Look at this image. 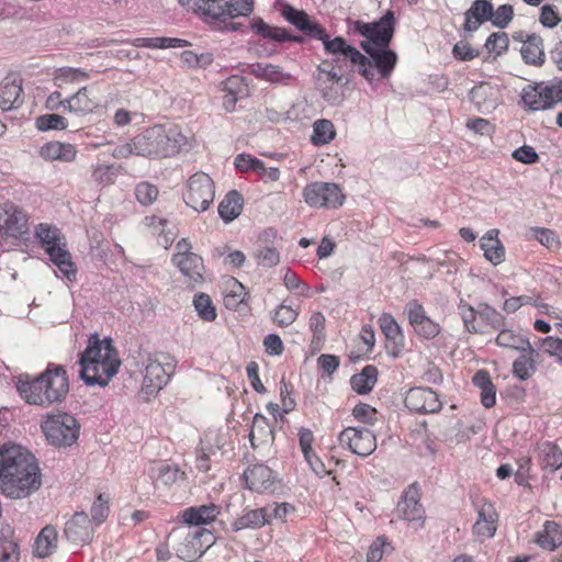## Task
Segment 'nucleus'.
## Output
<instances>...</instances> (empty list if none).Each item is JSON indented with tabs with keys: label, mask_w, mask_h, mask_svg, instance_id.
<instances>
[{
	"label": "nucleus",
	"mask_w": 562,
	"mask_h": 562,
	"mask_svg": "<svg viewBox=\"0 0 562 562\" xmlns=\"http://www.w3.org/2000/svg\"><path fill=\"white\" fill-rule=\"evenodd\" d=\"M42 475L36 458L21 446L0 449V491L7 497L21 499L40 490Z\"/></svg>",
	"instance_id": "nucleus-1"
},
{
	"label": "nucleus",
	"mask_w": 562,
	"mask_h": 562,
	"mask_svg": "<svg viewBox=\"0 0 562 562\" xmlns=\"http://www.w3.org/2000/svg\"><path fill=\"white\" fill-rule=\"evenodd\" d=\"M19 379L18 392L29 404L48 406L60 403L69 392V382L63 366L49 363L46 370L32 380Z\"/></svg>",
	"instance_id": "nucleus-2"
},
{
	"label": "nucleus",
	"mask_w": 562,
	"mask_h": 562,
	"mask_svg": "<svg viewBox=\"0 0 562 562\" xmlns=\"http://www.w3.org/2000/svg\"><path fill=\"white\" fill-rule=\"evenodd\" d=\"M181 5H188L201 14L205 22L221 31H238L240 23L232 19L247 16L254 10L252 0H179Z\"/></svg>",
	"instance_id": "nucleus-3"
},
{
	"label": "nucleus",
	"mask_w": 562,
	"mask_h": 562,
	"mask_svg": "<svg viewBox=\"0 0 562 562\" xmlns=\"http://www.w3.org/2000/svg\"><path fill=\"white\" fill-rule=\"evenodd\" d=\"M188 144V137L176 126L155 125L134 136L137 156L161 159L176 156Z\"/></svg>",
	"instance_id": "nucleus-4"
},
{
	"label": "nucleus",
	"mask_w": 562,
	"mask_h": 562,
	"mask_svg": "<svg viewBox=\"0 0 562 562\" xmlns=\"http://www.w3.org/2000/svg\"><path fill=\"white\" fill-rule=\"evenodd\" d=\"M212 533L206 529L181 526L173 528L168 535L178 558L184 561H194L202 555L212 543Z\"/></svg>",
	"instance_id": "nucleus-5"
},
{
	"label": "nucleus",
	"mask_w": 562,
	"mask_h": 562,
	"mask_svg": "<svg viewBox=\"0 0 562 562\" xmlns=\"http://www.w3.org/2000/svg\"><path fill=\"white\" fill-rule=\"evenodd\" d=\"M315 31L316 34L313 38L323 43L326 54L335 56L341 55L348 58L353 65L358 66V72L370 83L375 79V71L372 69L370 59L356 47L349 45L344 37L337 36L330 38L323 26Z\"/></svg>",
	"instance_id": "nucleus-6"
},
{
	"label": "nucleus",
	"mask_w": 562,
	"mask_h": 562,
	"mask_svg": "<svg viewBox=\"0 0 562 562\" xmlns=\"http://www.w3.org/2000/svg\"><path fill=\"white\" fill-rule=\"evenodd\" d=\"M35 235L40 239L49 259L58 267L59 271L69 280L76 274L71 255L61 243V236L56 227L48 224H40L35 228Z\"/></svg>",
	"instance_id": "nucleus-7"
},
{
	"label": "nucleus",
	"mask_w": 562,
	"mask_h": 562,
	"mask_svg": "<svg viewBox=\"0 0 562 562\" xmlns=\"http://www.w3.org/2000/svg\"><path fill=\"white\" fill-rule=\"evenodd\" d=\"M527 110L544 111L562 103V80L541 81L527 85L520 94Z\"/></svg>",
	"instance_id": "nucleus-8"
},
{
	"label": "nucleus",
	"mask_w": 562,
	"mask_h": 562,
	"mask_svg": "<svg viewBox=\"0 0 562 562\" xmlns=\"http://www.w3.org/2000/svg\"><path fill=\"white\" fill-rule=\"evenodd\" d=\"M79 428L76 418L67 413L48 415L42 423V430L47 441L56 447H68L75 443L79 436Z\"/></svg>",
	"instance_id": "nucleus-9"
},
{
	"label": "nucleus",
	"mask_w": 562,
	"mask_h": 562,
	"mask_svg": "<svg viewBox=\"0 0 562 562\" xmlns=\"http://www.w3.org/2000/svg\"><path fill=\"white\" fill-rule=\"evenodd\" d=\"M176 360L168 353H157L148 357L145 366L143 390L148 395L159 392L173 374Z\"/></svg>",
	"instance_id": "nucleus-10"
},
{
	"label": "nucleus",
	"mask_w": 562,
	"mask_h": 562,
	"mask_svg": "<svg viewBox=\"0 0 562 562\" xmlns=\"http://www.w3.org/2000/svg\"><path fill=\"white\" fill-rule=\"evenodd\" d=\"M394 13L389 10L379 21L372 23L355 21L353 32L366 37L363 42H369L374 48L389 47L394 36Z\"/></svg>",
	"instance_id": "nucleus-11"
},
{
	"label": "nucleus",
	"mask_w": 562,
	"mask_h": 562,
	"mask_svg": "<svg viewBox=\"0 0 562 562\" xmlns=\"http://www.w3.org/2000/svg\"><path fill=\"white\" fill-rule=\"evenodd\" d=\"M214 195L212 178L207 173L200 171L189 178L183 200L187 205L195 211L203 212L212 204Z\"/></svg>",
	"instance_id": "nucleus-12"
},
{
	"label": "nucleus",
	"mask_w": 562,
	"mask_h": 562,
	"mask_svg": "<svg viewBox=\"0 0 562 562\" xmlns=\"http://www.w3.org/2000/svg\"><path fill=\"white\" fill-rule=\"evenodd\" d=\"M305 202L313 207H338L344 203L340 188L330 182H313L303 190Z\"/></svg>",
	"instance_id": "nucleus-13"
},
{
	"label": "nucleus",
	"mask_w": 562,
	"mask_h": 562,
	"mask_svg": "<svg viewBox=\"0 0 562 562\" xmlns=\"http://www.w3.org/2000/svg\"><path fill=\"white\" fill-rule=\"evenodd\" d=\"M79 375L87 385H108L120 367V360H110V362L98 360H79Z\"/></svg>",
	"instance_id": "nucleus-14"
},
{
	"label": "nucleus",
	"mask_w": 562,
	"mask_h": 562,
	"mask_svg": "<svg viewBox=\"0 0 562 562\" xmlns=\"http://www.w3.org/2000/svg\"><path fill=\"white\" fill-rule=\"evenodd\" d=\"M339 442L356 454L370 456L376 449L374 434L367 428L348 427L339 434Z\"/></svg>",
	"instance_id": "nucleus-15"
},
{
	"label": "nucleus",
	"mask_w": 562,
	"mask_h": 562,
	"mask_svg": "<svg viewBox=\"0 0 562 562\" xmlns=\"http://www.w3.org/2000/svg\"><path fill=\"white\" fill-rule=\"evenodd\" d=\"M0 231L10 237H20L27 232V216L13 202L0 204Z\"/></svg>",
	"instance_id": "nucleus-16"
},
{
	"label": "nucleus",
	"mask_w": 562,
	"mask_h": 562,
	"mask_svg": "<svg viewBox=\"0 0 562 562\" xmlns=\"http://www.w3.org/2000/svg\"><path fill=\"white\" fill-rule=\"evenodd\" d=\"M405 406L419 414H434L441 409L442 403L438 394L430 387H412L404 398Z\"/></svg>",
	"instance_id": "nucleus-17"
},
{
	"label": "nucleus",
	"mask_w": 562,
	"mask_h": 562,
	"mask_svg": "<svg viewBox=\"0 0 562 562\" xmlns=\"http://www.w3.org/2000/svg\"><path fill=\"white\" fill-rule=\"evenodd\" d=\"M396 514L398 518L416 524V527H423L425 510L419 503V492L415 485H411L398 502Z\"/></svg>",
	"instance_id": "nucleus-18"
},
{
	"label": "nucleus",
	"mask_w": 562,
	"mask_h": 562,
	"mask_svg": "<svg viewBox=\"0 0 562 562\" xmlns=\"http://www.w3.org/2000/svg\"><path fill=\"white\" fill-rule=\"evenodd\" d=\"M361 48L369 55L372 67H375L382 78H389L397 63V55L389 47L374 48L369 42H361ZM374 70V68H372Z\"/></svg>",
	"instance_id": "nucleus-19"
},
{
	"label": "nucleus",
	"mask_w": 562,
	"mask_h": 562,
	"mask_svg": "<svg viewBox=\"0 0 562 562\" xmlns=\"http://www.w3.org/2000/svg\"><path fill=\"white\" fill-rule=\"evenodd\" d=\"M67 111L78 116H85L93 113L100 106V99L95 95L93 89L83 86L77 92L66 98Z\"/></svg>",
	"instance_id": "nucleus-20"
},
{
	"label": "nucleus",
	"mask_w": 562,
	"mask_h": 562,
	"mask_svg": "<svg viewBox=\"0 0 562 562\" xmlns=\"http://www.w3.org/2000/svg\"><path fill=\"white\" fill-rule=\"evenodd\" d=\"M94 528L89 516L85 512L76 513L65 525L66 538L78 544L88 543L92 539Z\"/></svg>",
	"instance_id": "nucleus-21"
},
{
	"label": "nucleus",
	"mask_w": 562,
	"mask_h": 562,
	"mask_svg": "<svg viewBox=\"0 0 562 562\" xmlns=\"http://www.w3.org/2000/svg\"><path fill=\"white\" fill-rule=\"evenodd\" d=\"M494 15V7L488 0H474L464 13L463 30L473 33Z\"/></svg>",
	"instance_id": "nucleus-22"
},
{
	"label": "nucleus",
	"mask_w": 562,
	"mask_h": 562,
	"mask_svg": "<svg viewBox=\"0 0 562 562\" xmlns=\"http://www.w3.org/2000/svg\"><path fill=\"white\" fill-rule=\"evenodd\" d=\"M245 482L250 491L265 493L270 490L276 481L272 470L265 464L249 467L244 473Z\"/></svg>",
	"instance_id": "nucleus-23"
},
{
	"label": "nucleus",
	"mask_w": 562,
	"mask_h": 562,
	"mask_svg": "<svg viewBox=\"0 0 562 562\" xmlns=\"http://www.w3.org/2000/svg\"><path fill=\"white\" fill-rule=\"evenodd\" d=\"M270 507L245 509L243 514L232 522V530L238 532L244 529H260L270 524Z\"/></svg>",
	"instance_id": "nucleus-24"
},
{
	"label": "nucleus",
	"mask_w": 562,
	"mask_h": 562,
	"mask_svg": "<svg viewBox=\"0 0 562 562\" xmlns=\"http://www.w3.org/2000/svg\"><path fill=\"white\" fill-rule=\"evenodd\" d=\"M218 514L220 508L215 504L210 503L187 508L182 514V518L188 527L196 528L214 521Z\"/></svg>",
	"instance_id": "nucleus-25"
},
{
	"label": "nucleus",
	"mask_w": 562,
	"mask_h": 562,
	"mask_svg": "<svg viewBox=\"0 0 562 562\" xmlns=\"http://www.w3.org/2000/svg\"><path fill=\"white\" fill-rule=\"evenodd\" d=\"M22 85L11 77H5L0 82V108L3 111L16 109L22 104Z\"/></svg>",
	"instance_id": "nucleus-26"
},
{
	"label": "nucleus",
	"mask_w": 562,
	"mask_h": 562,
	"mask_svg": "<svg viewBox=\"0 0 562 562\" xmlns=\"http://www.w3.org/2000/svg\"><path fill=\"white\" fill-rule=\"evenodd\" d=\"M80 360H98L110 362V360L119 359L116 357V351L110 340H100L98 337H93L89 340L88 347L81 353Z\"/></svg>",
	"instance_id": "nucleus-27"
},
{
	"label": "nucleus",
	"mask_w": 562,
	"mask_h": 562,
	"mask_svg": "<svg viewBox=\"0 0 562 562\" xmlns=\"http://www.w3.org/2000/svg\"><path fill=\"white\" fill-rule=\"evenodd\" d=\"M498 515L492 504H484L479 510V518L473 526L477 537L492 538L496 532Z\"/></svg>",
	"instance_id": "nucleus-28"
},
{
	"label": "nucleus",
	"mask_w": 562,
	"mask_h": 562,
	"mask_svg": "<svg viewBox=\"0 0 562 562\" xmlns=\"http://www.w3.org/2000/svg\"><path fill=\"white\" fill-rule=\"evenodd\" d=\"M172 262L180 269L181 273L193 282L202 280L203 261L195 254L173 255Z\"/></svg>",
	"instance_id": "nucleus-29"
},
{
	"label": "nucleus",
	"mask_w": 562,
	"mask_h": 562,
	"mask_svg": "<svg viewBox=\"0 0 562 562\" xmlns=\"http://www.w3.org/2000/svg\"><path fill=\"white\" fill-rule=\"evenodd\" d=\"M282 16L312 38L316 34L315 30L322 26L321 24L312 21L306 12L297 10L289 4L282 8Z\"/></svg>",
	"instance_id": "nucleus-30"
},
{
	"label": "nucleus",
	"mask_w": 562,
	"mask_h": 562,
	"mask_svg": "<svg viewBox=\"0 0 562 562\" xmlns=\"http://www.w3.org/2000/svg\"><path fill=\"white\" fill-rule=\"evenodd\" d=\"M521 57L526 64L541 66L544 63V49L542 37L538 34H528L520 48Z\"/></svg>",
	"instance_id": "nucleus-31"
},
{
	"label": "nucleus",
	"mask_w": 562,
	"mask_h": 562,
	"mask_svg": "<svg viewBox=\"0 0 562 562\" xmlns=\"http://www.w3.org/2000/svg\"><path fill=\"white\" fill-rule=\"evenodd\" d=\"M496 344L501 347L510 348L517 351H529L537 355V348L532 346L528 337L512 329H502L496 337Z\"/></svg>",
	"instance_id": "nucleus-32"
},
{
	"label": "nucleus",
	"mask_w": 562,
	"mask_h": 562,
	"mask_svg": "<svg viewBox=\"0 0 562 562\" xmlns=\"http://www.w3.org/2000/svg\"><path fill=\"white\" fill-rule=\"evenodd\" d=\"M41 156L47 160L70 162L75 160L77 149L69 143L50 142L41 148Z\"/></svg>",
	"instance_id": "nucleus-33"
},
{
	"label": "nucleus",
	"mask_w": 562,
	"mask_h": 562,
	"mask_svg": "<svg viewBox=\"0 0 562 562\" xmlns=\"http://www.w3.org/2000/svg\"><path fill=\"white\" fill-rule=\"evenodd\" d=\"M249 438L252 449H257L261 445L273 442V429L263 415L256 414L254 416L252 428L249 434Z\"/></svg>",
	"instance_id": "nucleus-34"
},
{
	"label": "nucleus",
	"mask_w": 562,
	"mask_h": 562,
	"mask_svg": "<svg viewBox=\"0 0 562 562\" xmlns=\"http://www.w3.org/2000/svg\"><path fill=\"white\" fill-rule=\"evenodd\" d=\"M251 30L263 38L276 42L293 41L301 43L303 41L301 36H292L285 29L271 26L261 19L254 20Z\"/></svg>",
	"instance_id": "nucleus-35"
},
{
	"label": "nucleus",
	"mask_w": 562,
	"mask_h": 562,
	"mask_svg": "<svg viewBox=\"0 0 562 562\" xmlns=\"http://www.w3.org/2000/svg\"><path fill=\"white\" fill-rule=\"evenodd\" d=\"M58 533L55 527H44L35 539L34 553L40 558L50 555L57 548Z\"/></svg>",
	"instance_id": "nucleus-36"
},
{
	"label": "nucleus",
	"mask_w": 562,
	"mask_h": 562,
	"mask_svg": "<svg viewBox=\"0 0 562 562\" xmlns=\"http://www.w3.org/2000/svg\"><path fill=\"white\" fill-rule=\"evenodd\" d=\"M473 384L481 390V403L484 407L491 408L496 403V387L493 384L490 374L485 370H479L473 379Z\"/></svg>",
	"instance_id": "nucleus-37"
},
{
	"label": "nucleus",
	"mask_w": 562,
	"mask_h": 562,
	"mask_svg": "<svg viewBox=\"0 0 562 562\" xmlns=\"http://www.w3.org/2000/svg\"><path fill=\"white\" fill-rule=\"evenodd\" d=\"M378 381V369L374 366H366L360 373L350 379L351 387L358 394H368Z\"/></svg>",
	"instance_id": "nucleus-38"
},
{
	"label": "nucleus",
	"mask_w": 562,
	"mask_h": 562,
	"mask_svg": "<svg viewBox=\"0 0 562 562\" xmlns=\"http://www.w3.org/2000/svg\"><path fill=\"white\" fill-rule=\"evenodd\" d=\"M496 235V231H490L481 238V248L484 250V256L493 265L501 263L505 258L504 247Z\"/></svg>",
	"instance_id": "nucleus-39"
},
{
	"label": "nucleus",
	"mask_w": 562,
	"mask_h": 562,
	"mask_svg": "<svg viewBox=\"0 0 562 562\" xmlns=\"http://www.w3.org/2000/svg\"><path fill=\"white\" fill-rule=\"evenodd\" d=\"M228 441L229 431L227 428H210L203 434L200 440V448L215 453L217 450L223 449Z\"/></svg>",
	"instance_id": "nucleus-40"
},
{
	"label": "nucleus",
	"mask_w": 562,
	"mask_h": 562,
	"mask_svg": "<svg viewBox=\"0 0 562 562\" xmlns=\"http://www.w3.org/2000/svg\"><path fill=\"white\" fill-rule=\"evenodd\" d=\"M494 88L487 83H480L473 87L469 93L470 101L480 112H488L495 106V100L492 98Z\"/></svg>",
	"instance_id": "nucleus-41"
},
{
	"label": "nucleus",
	"mask_w": 562,
	"mask_h": 562,
	"mask_svg": "<svg viewBox=\"0 0 562 562\" xmlns=\"http://www.w3.org/2000/svg\"><path fill=\"white\" fill-rule=\"evenodd\" d=\"M540 361V352L531 355L529 351H520V356L513 363V373L520 381L528 380L536 371V363Z\"/></svg>",
	"instance_id": "nucleus-42"
},
{
	"label": "nucleus",
	"mask_w": 562,
	"mask_h": 562,
	"mask_svg": "<svg viewBox=\"0 0 562 562\" xmlns=\"http://www.w3.org/2000/svg\"><path fill=\"white\" fill-rule=\"evenodd\" d=\"M536 542L549 551L555 550L562 543V530L554 521H546L543 530L537 533Z\"/></svg>",
	"instance_id": "nucleus-43"
},
{
	"label": "nucleus",
	"mask_w": 562,
	"mask_h": 562,
	"mask_svg": "<svg viewBox=\"0 0 562 562\" xmlns=\"http://www.w3.org/2000/svg\"><path fill=\"white\" fill-rule=\"evenodd\" d=\"M243 196L236 190L229 191L218 205V214L224 222L235 220L241 212Z\"/></svg>",
	"instance_id": "nucleus-44"
},
{
	"label": "nucleus",
	"mask_w": 562,
	"mask_h": 562,
	"mask_svg": "<svg viewBox=\"0 0 562 562\" xmlns=\"http://www.w3.org/2000/svg\"><path fill=\"white\" fill-rule=\"evenodd\" d=\"M250 72L257 78L265 79L272 83L286 82L291 79L290 74L283 72L279 66L272 64H254L251 65Z\"/></svg>",
	"instance_id": "nucleus-45"
},
{
	"label": "nucleus",
	"mask_w": 562,
	"mask_h": 562,
	"mask_svg": "<svg viewBox=\"0 0 562 562\" xmlns=\"http://www.w3.org/2000/svg\"><path fill=\"white\" fill-rule=\"evenodd\" d=\"M538 454L543 469L555 471L562 467V451L557 445L548 441L540 443Z\"/></svg>",
	"instance_id": "nucleus-46"
},
{
	"label": "nucleus",
	"mask_w": 562,
	"mask_h": 562,
	"mask_svg": "<svg viewBox=\"0 0 562 562\" xmlns=\"http://www.w3.org/2000/svg\"><path fill=\"white\" fill-rule=\"evenodd\" d=\"M89 79V74L79 68L61 67L54 72V83L63 89L68 83H80Z\"/></svg>",
	"instance_id": "nucleus-47"
},
{
	"label": "nucleus",
	"mask_w": 562,
	"mask_h": 562,
	"mask_svg": "<svg viewBox=\"0 0 562 562\" xmlns=\"http://www.w3.org/2000/svg\"><path fill=\"white\" fill-rule=\"evenodd\" d=\"M336 136L335 126L329 120H317L313 124V135L311 137L314 145H325L330 143Z\"/></svg>",
	"instance_id": "nucleus-48"
},
{
	"label": "nucleus",
	"mask_w": 562,
	"mask_h": 562,
	"mask_svg": "<svg viewBox=\"0 0 562 562\" xmlns=\"http://www.w3.org/2000/svg\"><path fill=\"white\" fill-rule=\"evenodd\" d=\"M380 327L387 340H392L396 346H403L404 336L398 323L390 314H382L379 318Z\"/></svg>",
	"instance_id": "nucleus-49"
},
{
	"label": "nucleus",
	"mask_w": 562,
	"mask_h": 562,
	"mask_svg": "<svg viewBox=\"0 0 562 562\" xmlns=\"http://www.w3.org/2000/svg\"><path fill=\"white\" fill-rule=\"evenodd\" d=\"M11 531L0 536V562H19L20 551L18 542L12 539Z\"/></svg>",
	"instance_id": "nucleus-50"
},
{
	"label": "nucleus",
	"mask_w": 562,
	"mask_h": 562,
	"mask_svg": "<svg viewBox=\"0 0 562 562\" xmlns=\"http://www.w3.org/2000/svg\"><path fill=\"white\" fill-rule=\"evenodd\" d=\"M35 126L38 131H64L68 127V120L59 114H44L35 120Z\"/></svg>",
	"instance_id": "nucleus-51"
},
{
	"label": "nucleus",
	"mask_w": 562,
	"mask_h": 562,
	"mask_svg": "<svg viewBox=\"0 0 562 562\" xmlns=\"http://www.w3.org/2000/svg\"><path fill=\"white\" fill-rule=\"evenodd\" d=\"M194 308L200 316L205 322H213L216 319V310L213 305L211 297L205 293L196 294L193 299Z\"/></svg>",
	"instance_id": "nucleus-52"
},
{
	"label": "nucleus",
	"mask_w": 562,
	"mask_h": 562,
	"mask_svg": "<svg viewBox=\"0 0 562 562\" xmlns=\"http://www.w3.org/2000/svg\"><path fill=\"white\" fill-rule=\"evenodd\" d=\"M317 90L321 92L323 99L330 104H340L344 100L342 88L334 81H317Z\"/></svg>",
	"instance_id": "nucleus-53"
},
{
	"label": "nucleus",
	"mask_w": 562,
	"mask_h": 562,
	"mask_svg": "<svg viewBox=\"0 0 562 562\" xmlns=\"http://www.w3.org/2000/svg\"><path fill=\"white\" fill-rule=\"evenodd\" d=\"M117 172L113 165H97L92 170V181L105 187L114 183Z\"/></svg>",
	"instance_id": "nucleus-54"
},
{
	"label": "nucleus",
	"mask_w": 562,
	"mask_h": 562,
	"mask_svg": "<svg viewBox=\"0 0 562 562\" xmlns=\"http://www.w3.org/2000/svg\"><path fill=\"white\" fill-rule=\"evenodd\" d=\"M255 258L259 266L271 268L279 263L280 254L276 247L265 246L255 251Z\"/></svg>",
	"instance_id": "nucleus-55"
},
{
	"label": "nucleus",
	"mask_w": 562,
	"mask_h": 562,
	"mask_svg": "<svg viewBox=\"0 0 562 562\" xmlns=\"http://www.w3.org/2000/svg\"><path fill=\"white\" fill-rule=\"evenodd\" d=\"M158 189L155 184L144 181L136 186L135 196L143 205H150L158 196Z\"/></svg>",
	"instance_id": "nucleus-56"
},
{
	"label": "nucleus",
	"mask_w": 562,
	"mask_h": 562,
	"mask_svg": "<svg viewBox=\"0 0 562 562\" xmlns=\"http://www.w3.org/2000/svg\"><path fill=\"white\" fill-rule=\"evenodd\" d=\"M508 44L509 40L507 34L504 32H496L492 33L487 37L484 46L488 53H495L496 56H499L507 50Z\"/></svg>",
	"instance_id": "nucleus-57"
},
{
	"label": "nucleus",
	"mask_w": 562,
	"mask_h": 562,
	"mask_svg": "<svg viewBox=\"0 0 562 562\" xmlns=\"http://www.w3.org/2000/svg\"><path fill=\"white\" fill-rule=\"evenodd\" d=\"M477 314L483 321H485L495 329L504 326V316L487 304H481L479 306Z\"/></svg>",
	"instance_id": "nucleus-58"
},
{
	"label": "nucleus",
	"mask_w": 562,
	"mask_h": 562,
	"mask_svg": "<svg viewBox=\"0 0 562 562\" xmlns=\"http://www.w3.org/2000/svg\"><path fill=\"white\" fill-rule=\"evenodd\" d=\"M108 515H109L108 499L104 498L102 494H99L91 507L92 519H90V520L95 526H99L106 519Z\"/></svg>",
	"instance_id": "nucleus-59"
},
{
	"label": "nucleus",
	"mask_w": 562,
	"mask_h": 562,
	"mask_svg": "<svg viewBox=\"0 0 562 562\" xmlns=\"http://www.w3.org/2000/svg\"><path fill=\"white\" fill-rule=\"evenodd\" d=\"M514 18V9L510 4H502L494 10V15L490 20L493 25L505 29Z\"/></svg>",
	"instance_id": "nucleus-60"
},
{
	"label": "nucleus",
	"mask_w": 562,
	"mask_h": 562,
	"mask_svg": "<svg viewBox=\"0 0 562 562\" xmlns=\"http://www.w3.org/2000/svg\"><path fill=\"white\" fill-rule=\"evenodd\" d=\"M247 293L244 285L236 279L233 280V288L229 293L225 295V304L228 307H237L246 301Z\"/></svg>",
	"instance_id": "nucleus-61"
},
{
	"label": "nucleus",
	"mask_w": 562,
	"mask_h": 562,
	"mask_svg": "<svg viewBox=\"0 0 562 562\" xmlns=\"http://www.w3.org/2000/svg\"><path fill=\"white\" fill-rule=\"evenodd\" d=\"M376 409L369 404L360 403L352 409L353 417L368 425H373L376 420Z\"/></svg>",
	"instance_id": "nucleus-62"
},
{
	"label": "nucleus",
	"mask_w": 562,
	"mask_h": 562,
	"mask_svg": "<svg viewBox=\"0 0 562 562\" xmlns=\"http://www.w3.org/2000/svg\"><path fill=\"white\" fill-rule=\"evenodd\" d=\"M405 312L413 328L418 326L424 319L428 317L423 305L417 301L408 302L405 307Z\"/></svg>",
	"instance_id": "nucleus-63"
},
{
	"label": "nucleus",
	"mask_w": 562,
	"mask_h": 562,
	"mask_svg": "<svg viewBox=\"0 0 562 562\" xmlns=\"http://www.w3.org/2000/svg\"><path fill=\"white\" fill-rule=\"evenodd\" d=\"M221 89L224 93L240 95L246 90V83L240 76H231L221 83Z\"/></svg>",
	"instance_id": "nucleus-64"
}]
</instances>
